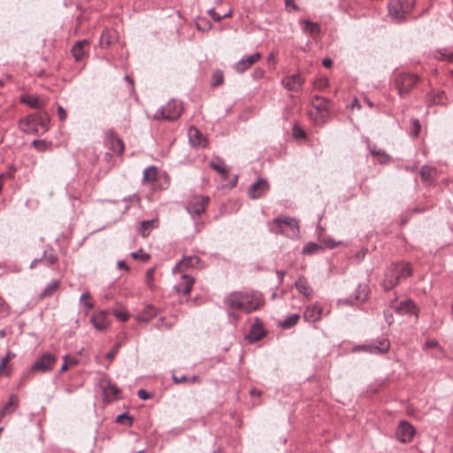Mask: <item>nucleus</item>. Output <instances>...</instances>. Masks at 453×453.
Instances as JSON below:
<instances>
[{"mask_svg":"<svg viewBox=\"0 0 453 453\" xmlns=\"http://www.w3.org/2000/svg\"><path fill=\"white\" fill-rule=\"evenodd\" d=\"M20 102L35 109H41L45 104V101L42 97L30 94L23 95L20 97Z\"/></svg>","mask_w":453,"mask_h":453,"instance_id":"obj_23","label":"nucleus"},{"mask_svg":"<svg viewBox=\"0 0 453 453\" xmlns=\"http://www.w3.org/2000/svg\"><path fill=\"white\" fill-rule=\"evenodd\" d=\"M57 363V356L50 352L40 355L31 366V372L45 373L50 372Z\"/></svg>","mask_w":453,"mask_h":453,"instance_id":"obj_5","label":"nucleus"},{"mask_svg":"<svg viewBox=\"0 0 453 453\" xmlns=\"http://www.w3.org/2000/svg\"><path fill=\"white\" fill-rule=\"evenodd\" d=\"M253 75L257 79H260L264 75V71L261 68H257L254 70Z\"/></svg>","mask_w":453,"mask_h":453,"instance_id":"obj_61","label":"nucleus"},{"mask_svg":"<svg viewBox=\"0 0 453 453\" xmlns=\"http://www.w3.org/2000/svg\"><path fill=\"white\" fill-rule=\"evenodd\" d=\"M59 282L58 280H54L51 283H50L41 293L40 297L41 299H43L45 297L50 296L53 295V293L58 288Z\"/></svg>","mask_w":453,"mask_h":453,"instance_id":"obj_41","label":"nucleus"},{"mask_svg":"<svg viewBox=\"0 0 453 453\" xmlns=\"http://www.w3.org/2000/svg\"><path fill=\"white\" fill-rule=\"evenodd\" d=\"M99 384L103 390L105 401H114L120 393V389L115 384H112L107 378L101 379Z\"/></svg>","mask_w":453,"mask_h":453,"instance_id":"obj_11","label":"nucleus"},{"mask_svg":"<svg viewBox=\"0 0 453 453\" xmlns=\"http://www.w3.org/2000/svg\"><path fill=\"white\" fill-rule=\"evenodd\" d=\"M182 111L181 104L177 100L172 99L155 112L153 119L156 120H175L180 118Z\"/></svg>","mask_w":453,"mask_h":453,"instance_id":"obj_3","label":"nucleus"},{"mask_svg":"<svg viewBox=\"0 0 453 453\" xmlns=\"http://www.w3.org/2000/svg\"><path fill=\"white\" fill-rule=\"evenodd\" d=\"M293 131H294V136L295 137H296V138H303V137H305V132L303 129L295 127Z\"/></svg>","mask_w":453,"mask_h":453,"instance_id":"obj_55","label":"nucleus"},{"mask_svg":"<svg viewBox=\"0 0 453 453\" xmlns=\"http://www.w3.org/2000/svg\"><path fill=\"white\" fill-rule=\"evenodd\" d=\"M261 54L259 52H256L252 55L243 57L241 60H239L234 65V70L237 73H244L246 70H248L252 65L257 63L261 59Z\"/></svg>","mask_w":453,"mask_h":453,"instance_id":"obj_15","label":"nucleus"},{"mask_svg":"<svg viewBox=\"0 0 453 453\" xmlns=\"http://www.w3.org/2000/svg\"><path fill=\"white\" fill-rule=\"evenodd\" d=\"M106 144L114 154L120 155L124 151L123 142L113 134H107Z\"/></svg>","mask_w":453,"mask_h":453,"instance_id":"obj_21","label":"nucleus"},{"mask_svg":"<svg viewBox=\"0 0 453 453\" xmlns=\"http://www.w3.org/2000/svg\"><path fill=\"white\" fill-rule=\"evenodd\" d=\"M157 316V309L152 305H147L143 311L135 317L140 322H148Z\"/></svg>","mask_w":453,"mask_h":453,"instance_id":"obj_30","label":"nucleus"},{"mask_svg":"<svg viewBox=\"0 0 453 453\" xmlns=\"http://www.w3.org/2000/svg\"><path fill=\"white\" fill-rule=\"evenodd\" d=\"M157 177V169L155 166H149L143 171V180L154 182Z\"/></svg>","mask_w":453,"mask_h":453,"instance_id":"obj_39","label":"nucleus"},{"mask_svg":"<svg viewBox=\"0 0 453 453\" xmlns=\"http://www.w3.org/2000/svg\"><path fill=\"white\" fill-rule=\"evenodd\" d=\"M113 314L119 321H127L129 318V314L126 311H115Z\"/></svg>","mask_w":453,"mask_h":453,"instance_id":"obj_51","label":"nucleus"},{"mask_svg":"<svg viewBox=\"0 0 453 453\" xmlns=\"http://www.w3.org/2000/svg\"><path fill=\"white\" fill-rule=\"evenodd\" d=\"M209 200V197L205 196H195L188 201L187 211L195 221L204 213Z\"/></svg>","mask_w":453,"mask_h":453,"instance_id":"obj_6","label":"nucleus"},{"mask_svg":"<svg viewBox=\"0 0 453 453\" xmlns=\"http://www.w3.org/2000/svg\"><path fill=\"white\" fill-rule=\"evenodd\" d=\"M182 282L175 287L178 293H181L184 296L190 294L195 280L193 277L188 274H182Z\"/></svg>","mask_w":453,"mask_h":453,"instance_id":"obj_25","label":"nucleus"},{"mask_svg":"<svg viewBox=\"0 0 453 453\" xmlns=\"http://www.w3.org/2000/svg\"><path fill=\"white\" fill-rule=\"evenodd\" d=\"M89 298H90V295L88 292H86V293H83L81 296V298H80V301L82 303L83 302V304L84 306L88 309V310H91L93 307H94V304L92 302L89 301Z\"/></svg>","mask_w":453,"mask_h":453,"instance_id":"obj_48","label":"nucleus"},{"mask_svg":"<svg viewBox=\"0 0 453 453\" xmlns=\"http://www.w3.org/2000/svg\"><path fill=\"white\" fill-rule=\"evenodd\" d=\"M319 249L320 247L318 244L314 242H309L303 247V253L304 255H310L316 252Z\"/></svg>","mask_w":453,"mask_h":453,"instance_id":"obj_45","label":"nucleus"},{"mask_svg":"<svg viewBox=\"0 0 453 453\" xmlns=\"http://www.w3.org/2000/svg\"><path fill=\"white\" fill-rule=\"evenodd\" d=\"M300 319V315L297 313L291 314L288 316L285 319L280 321L279 325L283 328H290L293 326L296 325Z\"/></svg>","mask_w":453,"mask_h":453,"instance_id":"obj_37","label":"nucleus"},{"mask_svg":"<svg viewBox=\"0 0 453 453\" xmlns=\"http://www.w3.org/2000/svg\"><path fill=\"white\" fill-rule=\"evenodd\" d=\"M154 273H155V267H151L147 270L146 274H145V282L150 289H153V288L155 287Z\"/></svg>","mask_w":453,"mask_h":453,"instance_id":"obj_43","label":"nucleus"},{"mask_svg":"<svg viewBox=\"0 0 453 453\" xmlns=\"http://www.w3.org/2000/svg\"><path fill=\"white\" fill-rule=\"evenodd\" d=\"M421 129L420 123L418 119L412 120V135L418 136Z\"/></svg>","mask_w":453,"mask_h":453,"instance_id":"obj_52","label":"nucleus"},{"mask_svg":"<svg viewBox=\"0 0 453 453\" xmlns=\"http://www.w3.org/2000/svg\"><path fill=\"white\" fill-rule=\"evenodd\" d=\"M295 286L300 294L306 297L311 296L312 289L309 286L308 281L304 277L298 278L295 282Z\"/></svg>","mask_w":453,"mask_h":453,"instance_id":"obj_31","label":"nucleus"},{"mask_svg":"<svg viewBox=\"0 0 453 453\" xmlns=\"http://www.w3.org/2000/svg\"><path fill=\"white\" fill-rule=\"evenodd\" d=\"M118 267H119V269H123V270H126V271H128V270H129V268H128V266H127V263H126L124 260H119V261L118 262Z\"/></svg>","mask_w":453,"mask_h":453,"instance_id":"obj_62","label":"nucleus"},{"mask_svg":"<svg viewBox=\"0 0 453 453\" xmlns=\"http://www.w3.org/2000/svg\"><path fill=\"white\" fill-rule=\"evenodd\" d=\"M201 259L197 256H189L183 257L173 269V272L181 271L183 268L196 267Z\"/></svg>","mask_w":453,"mask_h":453,"instance_id":"obj_24","label":"nucleus"},{"mask_svg":"<svg viewBox=\"0 0 453 453\" xmlns=\"http://www.w3.org/2000/svg\"><path fill=\"white\" fill-rule=\"evenodd\" d=\"M157 219L151 220H143L140 224L139 232L142 235V237H147L150 231L155 227V224Z\"/></svg>","mask_w":453,"mask_h":453,"instance_id":"obj_35","label":"nucleus"},{"mask_svg":"<svg viewBox=\"0 0 453 453\" xmlns=\"http://www.w3.org/2000/svg\"><path fill=\"white\" fill-rule=\"evenodd\" d=\"M263 305L262 295L258 292H245L244 310L246 313H250L259 309Z\"/></svg>","mask_w":453,"mask_h":453,"instance_id":"obj_9","label":"nucleus"},{"mask_svg":"<svg viewBox=\"0 0 453 453\" xmlns=\"http://www.w3.org/2000/svg\"><path fill=\"white\" fill-rule=\"evenodd\" d=\"M400 281L399 276L393 269V264L388 266L385 273V278L382 281V287L386 291L392 289L395 286H396Z\"/></svg>","mask_w":453,"mask_h":453,"instance_id":"obj_16","label":"nucleus"},{"mask_svg":"<svg viewBox=\"0 0 453 453\" xmlns=\"http://www.w3.org/2000/svg\"><path fill=\"white\" fill-rule=\"evenodd\" d=\"M438 59L453 63V50L449 49H441L437 51Z\"/></svg>","mask_w":453,"mask_h":453,"instance_id":"obj_42","label":"nucleus"},{"mask_svg":"<svg viewBox=\"0 0 453 453\" xmlns=\"http://www.w3.org/2000/svg\"><path fill=\"white\" fill-rule=\"evenodd\" d=\"M271 232L284 234L290 238L297 237L299 226L296 219L290 217H278L268 223Z\"/></svg>","mask_w":453,"mask_h":453,"instance_id":"obj_2","label":"nucleus"},{"mask_svg":"<svg viewBox=\"0 0 453 453\" xmlns=\"http://www.w3.org/2000/svg\"><path fill=\"white\" fill-rule=\"evenodd\" d=\"M172 378H173V380L174 381L175 384H180V383H182V382H187L188 380V378L187 376H185V375L177 376L175 374H173Z\"/></svg>","mask_w":453,"mask_h":453,"instance_id":"obj_53","label":"nucleus"},{"mask_svg":"<svg viewBox=\"0 0 453 453\" xmlns=\"http://www.w3.org/2000/svg\"><path fill=\"white\" fill-rule=\"evenodd\" d=\"M223 82V73L217 70L212 74V86H219Z\"/></svg>","mask_w":453,"mask_h":453,"instance_id":"obj_49","label":"nucleus"},{"mask_svg":"<svg viewBox=\"0 0 453 453\" xmlns=\"http://www.w3.org/2000/svg\"><path fill=\"white\" fill-rule=\"evenodd\" d=\"M124 420H127V425H128V426H131V425H132L133 418H132L130 416H128V414H127V413H122V414H119V415H118V416H117V418H116V422H117V423H120V424H121V423H123V422H124Z\"/></svg>","mask_w":453,"mask_h":453,"instance_id":"obj_50","label":"nucleus"},{"mask_svg":"<svg viewBox=\"0 0 453 453\" xmlns=\"http://www.w3.org/2000/svg\"><path fill=\"white\" fill-rule=\"evenodd\" d=\"M419 80L418 75L413 73H399L395 78V86L400 96L408 94Z\"/></svg>","mask_w":453,"mask_h":453,"instance_id":"obj_7","label":"nucleus"},{"mask_svg":"<svg viewBox=\"0 0 453 453\" xmlns=\"http://www.w3.org/2000/svg\"><path fill=\"white\" fill-rule=\"evenodd\" d=\"M426 346L428 348H435L438 346V342L436 341H428L426 342Z\"/></svg>","mask_w":453,"mask_h":453,"instance_id":"obj_64","label":"nucleus"},{"mask_svg":"<svg viewBox=\"0 0 453 453\" xmlns=\"http://www.w3.org/2000/svg\"><path fill=\"white\" fill-rule=\"evenodd\" d=\"M131 257L134 259H139L142 262H147L150 259V255L144 253L142 250L132 252Z\"/></svg>","mask_w":453,"mask_h":453,"instance_id":"obj_47","label":"nucleus"},{"mask_svg":"<svg viewBox=\"0 0 453 453\" xmlns=\"http://www.w3.org/2000/svg\"><path fill=\"white\" fill-rule=\"evenodd\" d=\"M301 25L303 32L309 34L313 38H316L320 33V28L318 23L311 22L309 19H304L301 21Z\"/></svg>","mask_w":453,"mask_h":453,"instance_id":"obj_27","label":"nucleus"},{"mask_svg":"<svg viewBox=\"0 0 453 453\" xmlns=\"http://www.w3.org/2000/svg\"><path fill=\"white\" fill-rule=\"evenodd\" d=\"M322 308L318 303L308 306L303 312V319L308 322H316L320 319Z\"/></svg>","mask_w":453,"mask_h":453,"instance_id":"obj_19","label":"nucleus"},{"mask_svg":"<svg viewBox=\"0 0 453 453\" xmlns=\"http://www.w3.org/2000/svg\"><path fill=\"white\" fill-rule=\"evenodd\" d=\"M415 434V428L407 421H401L398 425L395 436L403 443L410 442Z\"/></svg>","mask_w":453,"mask_h":453,"instance_id":"obj_10","label":"nucleus"},{"mask_svg":"<svg viewBox=\"0 0 453 453\" xmlns=\"http://www.w3.org/2000/svg\"><path fill=\"white\" fill-rule=\"evenodd\" d=\"M390 348V342L388 339L383 338L379 341L373 342L370 344H364L357 347V349L369 352L371 354H385Z\"/></svg>","mask_w":453,"mask_h":453,"instance_id":"obj_8","label":"nucleus"},{"mask_svg":"<svg viewBox=\"0 0 453 453\" xmlns=\"http://www.w3.org/2000/svg\"><path fill=\"white\" fill-rule=\"evenodd\" d=\"M188 139L189 142L193 146L206 147L207 141L200 130L195 127H191L188 129Z\"/></svg>","mask_w":453,"mask_h":453,"instance_id":"obj_20","label":"nucleus"},{"mask_svg":"<svg viewBox=\"0 0 453 453\" xmlns=\"http://www.w3.org/2000/svg\"><path fill=\"white\" fill-rule=\"evenodd\" d=\"M245 292H233L225 298V304L232 310L243 311Z\"/></svg>","mask_w":453,"mask_h":453,"instance_id":"obj_12","label":"nucleus"},{"mask_svg":"<svg viewBox=\"0 0 453 453\" xmlns=\"http://www.w3.org/2000/svg\"><path fill=\"white\" fill-rule=\"evenodd\" d=\"M119 345H116L111 351L106 354V358L111 361L117 354Z\"/></svg>","mask_w":453,"mask_h":453,"instance_id":"obj_57","label":"nucleus"},{"mask_svg":"<svg viewBox=\"0 0 453 453\" xmlns=\"http://www.w3.org/2000/svg\"><path fill=\"white\" fill-rule=\"evenodd\" d=\"M33 145L37 149V150H42L45 149L46 145H45V142H42V141H38V140H35L33 142Z\"/></svg>","mask_w":453,"mask_h":453,"instance_id":"obj_58","label":"nucleus"},{"mask_svg":"<svg viewBox=\"0 0 453 453\" xmlns=\"http://www.w3.org/2000/svg\"><path fill=\"white\" fill-rule=\"evenodd\" d=\"M393 269L399 276L400 280L411 275L412 269L411 265L405 262L393 264Z\"/></svg>","mask_w":453,"mask_h":453,"instance_id":"obj_26","label":"nucleus"},{"mask_svg":"<svg viewBox=\"0 0 453 453\" xmlns=\"http://www.w3.org/2000/svg\"><path fill=\"white\" fill-rule=\"evenodd\" d=\"M264 329L260 325H254L250 330L249 338L252 341H258L264 336Z\"/></svg>","mask_w":453,"mask_h":453,"instance_id":"obj_40","label":"nucleus"},{"mask_svg":"<svg viewBox=\"0 0 453 453\" xmlns=\"http://www.w3.org/2000/svg\"><path fill=\"white\" fill-rule=\"evenodd\" d=\"M395 311L399 314H413L418 317V309L411 300H404L394 306Z\"/></svg>","mask_w":453,"mask_h":453,"instance_id":"obj_22","label":"nucleus"},{"mask_svg":"<svg viewBox=\"0 0 453 453\" xmlns=\"http://www.w3.org/2000/svg\"><path fill=\"white\" fill-rule=\"evenodd\" d=\"M90 320L94 327L98 331H104L110 326V320L108 319L104 311L93 314Z\"/></svg>","mask_w":453,"mask_h":453,"instance_id":"obj_17","label":"nucleus"},{"mask_svg":"<svg viewBox=\"0 0 453 453\" xmlns=\"http://www.w3.org/2000/svg\"><path fill=\"white\" fill-rule=\"evenodd\" d=\"M208 14L211 17V19L214 21H220L222 19L231 17L232 12L229 11L226 13H224L223 15H220V14L217 13L213 8H211L208 11Z\"/></svg>","mask_w":453,"mask_h":453,"instance_id":"obj_44","label":"nucleus"},{"mask_svg":"<svg viewBox=\"0 0 453 453\" xmlns=\"http://www.w3.org/2000/svg\"><path fill=\"white\" fill-rule=\"evenodd\" d=\"M210 167L221 174L224 178L226 177L228 171L223 161L217 157L216 160H212L210 162Z\"/></svg>","mask_w":453,"mask_h":453,"instance_id":"obj_34","label":"nucleus"},{"mask_svg":"<svg viewBox=\"0 0 453 453\" xmlns=\"http://www.w3.org/2000/svg\"><path fill=\"white\" fill-rule=\"evenodd\" d=\"M304 79L299 74H292L281 80V85L288 91L298 92L302 89Z\"/></svg>","mask_w":453,"mask_h":453,"instance_id":"obj_13","label":"nucleus"},{"mask_svg":"<svg viewBox=\"0 0 453 453\" xmlns=\"http://www.w3.org/2000/svg\"><path fill=\"white\" fill-rule=\"evenodd\" d=\"M414 6V0H390L388 3L389 15L398 21L403 20Z\"/></svg>","mask_w":453,"mask_h":453,"instance_id":"obj_4","label":"nucleus"},{"mask_svg":"<svg viewBox=\"0 0 453 453\" xmlns=\"http://www.w3.org/2000/svg\"><path fill=\"white\" fill-rule=\"evenodd\" d=\"M328 100L325 97L315 96L312 99V105L323 117L328 112L327 109Z\"/></svg>","mask_w":453,"mask_h":453,"instance_id":"obj_29","label":"nucleus"},{"mask_svg":"<svg viewBox=\"0 0 453 453\" xmlns=\"http://www.w3.org/2000/svg\"><path fill=\"white\" fill-rule=\"evenodd\" d=\"M50 118L44 113H34L19 120V128L27 134H43L49 128Z\"/></svg>","mask_w":453,"mask_h":453,"instance_id":"obj_1","label":"nucleus"},{"mask_svg":"<svg viewBox=\"0 0 453 453\" xmlns=\"http://www.w3.org/2000/svg\"><path fill=\"white\" fill-rule=\"evenodd\" d=\"M17 408L18 397L16 395H12L9 398V401L3 406V408L0 411L6 416L12 414Z\"/></svg>","mask_w":453,"mask_h":453,"instance_id":"obj_32","label":"nucleus"},{"mask_svg":"<svg viewBox=\"0 0 453 453\" xmlns=\"http://www.w3.org/2000/svg\"><path fill=\"white\" fill-rule=\"evenodd\" d=\"M369 149H370L371 154L373 157H378L379 161L381 164H385L389 161L390 157L387 154V152L385 150H377L375 146H373V147L370 146Z\"/></svg>","mask_w":453,"mask_h":453,"instance_id":"obj_36","label":"nucleus"},{"mask_svg":"<svg viewBox=\"0 0 453 453\" xmlns=\"http://www.w3.org/2000/svg\"><path fill=\"white\" fill-rule=\"evenodd\" d=\"M137 395L142 400H148V399L150 398V393L147 390H145V389H139L138 392H137Z\"/></svg>","mask_w":453,"mask_h":453,"instance_id":"obj_54","label":"nucleus"},{"mask_svg":"<svg viewBox=\"0 0 453 453\" xmlns=\"http://www.w3.org/2000/svg\"><path fill=\"white\" fill-rule=\"evenodd\" d=\"M58 114L60 120L64 121L66 119V116H67L66 111L60 105L58 107Z\"/></svg>","mask_w":453,"mask_h":453,"instance_id":"obj_56","label":"nucleus"},{"mask_svg":"<svg viewBox=\"0 0 453 453\" xmlns=\"http://www.w3.org/2000/svg\"><path fill=\"white\" fill-rule=\"evenodd\" d=\"M268 190V182L264 179H259L250 185L248 190V195L252 199H257L263 196Z\"/></svg>","mask_w":453,"mask_h":453,"instance_id":"obj_14","label":"nucleus"},{"mask_svg":"<svg viewBox=\"0 0 453 453\" xmlns=\"http://www.w3.org/2000/svg\"><path fill=\"white\" fill-rule=\"evenodd\" d=\"M315 86L319 89H323L324 88L328 86V81L327 80H320L316 82Z\"/></svg>","mask_w":453,"mask_h":453,"instance_id":"obj_59","label":"nucleus"},{"mask_svg":"<svg viewBox=\"0 0 453 453\" xmlns=\"http://www.w3.org/2000/svg\"><path fill=\"white\" fill-rule=\"evenodd\" d=\"M88 44L89 42L88 40L78 41L74 43L71 51L76 61L82 60L87 55Z\"/></svg>","mask_w":453,"mask_h":453,"instance_id":"obj_18","label":"nucleus"},{"mask_svg":"<svg viewBox=\"0 0 453 453\" xmlns=\"http://www.w3.org/2000/svg\"><path fill=\"white\" fill-rule=\"evenodd\" d=\"M446 100L444 91H431L427 96V101L429 104H443Z\"/></svg>","mask_w":453,"mask_h":453,"instance_id":"obj_33","label":"nucleus"},{"mask_svg":"<svg viewBox=\"0 0 453 453\" xmlns=\"http://www.w3.org/2000/svg\"><path fill=\"white\" fill-rule=\"evenodd\" d=\"M419 173L423 181L430 183L436 178L438 172L435 167L423 165Z\"/></svg>","mask_w":453,"mask_h":453,"instance_id":"obj_28","label":"nucleus"},{"mask_svg":"<svg viewBox=\"0 0 453 453\" xmlns=\"http://www.w3.org/2000/svg\"><path fill=\"white\" fill-rule=\"evenodd\" d=\"M357 291L359 292V294L356 296V299L359 302H364L368 296L366 286L359 285Z\"/></svg>","mask_w":453,"mask_h":453,"instance_id":"obj_46","label":"nucleus"},{"mask_svg":"<svg viewBox=\"0 0 453 453\" xmlns=\"http://www.w3.org/2000/svg\"><path fill=\"white\" fill-rule=\"evenodd\" d=\"M42 258L48 265H53L58 262V256L51 248L44 250Z\"/></svg>","mask_w":453,"mask_h":453,"instance_id":"obj_38","label":"nucleus"},{"mask_svg":"<svg viewBox=\"0 0 453 453\" xmlns=\"http://www.w3.org/2000/svg\"><path fill=\"white\" fill-rule=\"evenodd\" d=\"M322 65L323 66H325L326 68H330L332 65H333V61L331 58H326L322 60Z\"/></svg>","mask_w":453,"mask_h":453,"instance_id":"obj_60","label":"nucleus"},{"mask_svg":"<svg viewBox=\"0 0 453 453\" xmlns=\"http://www.w3.org/2000/svg\"><path fill=\"white\" fill-rule=\"evenodd\" d=\"M67 358H68V357L65 356L64 364L62 365V366L60 368V372H64L67 371V369H68Z\"/></svg>","mask_w":453,"mask_h":453,"instance_id":"obj_63","label":"nucleus"}]
</instances>
